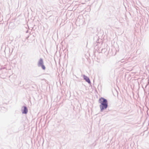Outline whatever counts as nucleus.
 Returning <instances> with one entry per match:
<instances>
[{"mask_svg":"<svg viewBox=\"0 0 149 149\" xmlns=\"http://www.w3.org/2000/svg\"><path fill=\"white\" fill-rule=\"evenodd\" d=\"M99 102L101 104L100 106L101 110L106 109L107 107V102L106 99L101 97L99 100Z\"/></svg>","mask_w":149,"mask_h":149,"instance_id":"nucleus-1","label":"nucleus"},{"mask_svg":"<svg viewBox=\"0 0 149 149\" xmlns=\"http://www.w3.org/2000/svg\"><path fill=\"white\" fill-rule=\"evenodd\" d=\"M22 109V112L23 113L26 114L28 112V109L25 106L23 107Z\"/></svg>","mask_w":149,"mask_h":149,"instance_id":"nucleus-2","label":"nucleus"},{"mask_svg":"<svg viewBox=\"0 0 149 149\" xmlns=\"http://www.w3.org/2000/svg\"><path fill=\"white\" fill-rule=\"evenodd\" d=\"M83 77L84 79H85L86 81L88 83H91V81L89 78L87 77L85 75H84Z\"/></svg>","mask_w":149,"mask_h":149,"instance_id":"nucleus-3","label":"nucleus"},{"mask_svg":"<svg viewBox=\"0 0 149 149\" xmlns=\"http://www.w3.org/2000/svg\"><path fill=\"white\" fill-rule=\"evenodd\" d=\"M43 64V61L42 59H40L39 61L38 65L39 66H40Z\"/></svg>","mask_w":149,"mask_h":149,"instance_id":"nucleus-4","label":"nucleus"},{"mask_svg":"<svg viewBox=\"0 0 149 149\" xmlns=\"http://www.w3.org/2000/svg\"><path fill=\"white\" fill-rule=\"evenodd\" d=\"M41 67L44 70H45V66L43 64L42 65H41Z\"/></svg>","mask_w":149,"mask_h":149,"instance_id":"nucleus-5","label":"nucleus"}]
</instances>
